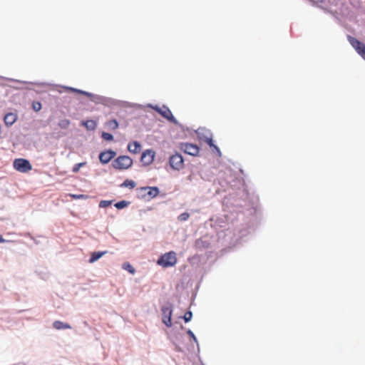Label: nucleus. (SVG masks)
Returning a JSON list of instances; mask_svg holds the SVG:
<instances>
[{"instance_id":"ddd939ff","label":"nucleus","mask_w":365,"mask_h":365,"mask_svg":"<svg viewBox=\"0 0 365 365\" xmlns=\"http://www.w3.org/2000/svg\"><path fill=\"white\" fill-rule=\"evenodd\" d=\"M115 157V153L113 151H108L101 153L99 155V160H111Z\"/></svg>"},{"instance_id":"f03ea898","label":"nucleus","mask_w":365,"mask_h":365,"mask_svg":"<svg viewBox=\"0 0 365 365\" xmlns=\"http://www.w3.org/2000/svg\"><path fill=\"white\" fill-rule=\"evenodd\" d=\"M347 39L357 53L365 60V44L351 36H348Z\"/></svg>"},{"instance_id":"1a4fd4ad","label":"nucleus","mask_w":365,"mask_h":365,"mask_svg":"<svg viewBox=\"0 0 365 365\" xmlns=\"http://www.w3.org/2000/svg\"><path fill=\"white\" fill-rule=\"evenodd\" d=\"M17 120V115L14 113H9L5 115L4 120L7 126L12 125Z\"/></svg>"},{"instance_id":"b1692460","label":"nucleus","mask_w":365,"mask_h":365,"mask_svg":"<svg viewBox=\"0 0 365 365\" xmlns=\"http://www.w3.org/2000/svg\"><path fill=\"white\" fill-rule=\"evenodd\" d=\"M86 164V162H82V163H78V164H76L73 167V169H72V171L73 173H77L80 168L83 166L84 165Z\"/></svg>"},{"instance_id":"6e6552de","label":"nucleus","mask_w":365,"mask_h":365,"mask_svg":"<svg viewBox=\"0 0 365 365\" xmlns=\"http://www.w3.org/2000/svg\"><path fill=\"white\" fill-rule=\"evenodd\" d=\"M205 142L210 147L213 153H216V157H221V153L219 148L213 143L212 136L206 137Z\"/></svg>"},{"instance_id":"cd10ccee","label":"nucleus","mask_w":365,"mask_h":365,"mask_svg":"<svg viewBox=\"0 0 365 365\" xmlns=\"http://www.w3.org/2000/svg\"><path fill=\"white\" fill-rule=\"evenodd\" d=\"M111 201L109 200H102L100 202L99 206L101 207H106L111 205Z\"/></svg>"},{"instance_id":"e433bc0d","label":"nucleus","mask_w":365,"mask_h":365,"mask_svg":"<svg viewBox=\"0 0 365 365\" xmlns=\"http://www.w3.org/2000/svg\"><path fill=\"white\" fill-rule=\"evenodd\" d=\"M103 164H106L107 163H108L109 161H107V160H105V161H101Z\"/></svg>"},{"instance_id":"4468645a","label":"nucleus","mask_w":365,"mask_h":365,"mask_svg":"<svg viewBox=\"0 0 365 365\" xmlns=\"http://www.w3.org/2000/svg\"><path fill=\"white\" fill-rule=\"evenodd\" d=\"M148 156L150 160H154L155 156V153L153 150L148 149L144 151L141 155L140 160H144L145 158Z\"/></svg>"},{"instance_id":"4be33fe9","label":"nucleus","mask_w":365,"mask_h":365,"mask_svg":"<svg viewBox=\"0 0 365 365\" xmlns=\"http://www.w3.org/2000/svg\"><path fill=\"white\" fill-rule=\"evenodd\" d=\"M128 205V202H126L125 200H122V201H120V202L115 203V207L117 209H123V208L125 207Z\"/></svg>"},{"instance_id":"39448f33","label":"nucleus","mask_w":365,"mask_h":365,"mask_svg":"<svg viewBox=\"0 0 365 365\" xmlns=\"http://www.w3.org/2000/svg\"><path fill=\"white\" fill-rule=\"evenodd\" d=\"M182 149L184 150L185 153L192 156L197 155L200 151L198 146L191 143H185L182 145Z\"/></svg>"},{"instance_id":"c756f323","label":"nucleus","mask_w":365,"mask_h":365,"mask_svg":"<svg viewBox=\"0 0 365 365\" xmlns=\"http://www.w3.org/2000/svg\"><path fill=\"white\" fill-rule=\"evenodd\" d=\"M91 122V120H86V121H81V125L86 126L88 130L90 129L91 126L89 125V123Z\"/></svg>"},{"instance_id":"4c0bfd02","label":"nucleus","mask_w":365,"mask_h":365,"mask_svg":"<svg viewBox=\"0 0 365 365\" xmlns=\"http://www.w3.org/2000/svg\"><path fill=\"white\" fill-rule=\"evenodd\" d=\"M173 158H174V156H173H173H170V160H173Z\"/></svg>"},{"instance_id":"6ab92c4d","label":"nucleus","mask_w":365,"mask_h":365,"mask_svg":"<svg viewBox=\"0 0 365 365\" xmlns=\"http://www.w3.org/2000/svg\"><path fill=\"white\" fill-rule=\"evenodd\" d=\"M108 127L111 130H115L118 127V123L116 120H111L107 122Z\"/></svg>"},{"instance_id":"a878e982","label":"nucleus","mask_w":365,"mask_h":365,"mask_svg":"<svg viewBox=\"0 0 365 365\" xmlns=\"http://www.w3.org/2000/svg\"><path fill=\"white\" fill-rule=\"evenodd\" d=\"M189 217L190 215L187 212H184L178 216V220L180 221H185L189 218Z\"/></svg>"},{"instance_id":"72a5a7b5","label":"nucleus","mask_w":365,"mask_h":365,"mask_svg":"<svg viewBox=\"0 0 365 365\" xmlns=\"http://www.w3.org/2000/svg\"><path fill=\"white\" fill-rule=\"evenodd\" d=\"M6 240L2 237L1 235H0V243H4L5 242Z\"/></svg>"},{"instance_id":"f3484780","label":"nucleus","mask_w":365,"mask_h":365,"mask_svg":"<svg viewBox=\"0 0 365 365\" xmlns=\"http://www.w3.org/2000/svg\"><path fill=\"white\" fill-rule=\"evenodd\" d=\"M63 88L65 90L70 91H72V92H76V93L85 94V95H86L88 96H91V93L83 91L81 90H78V89L73 88H71V87H63Z\"/></svg>"},{"instance_id":"423d86ee","label":"nucleus","mask_w":365,"mask_h":365,"mask_svg":"<svg viewBox=\"0 0 365 365\" xmlns=\"http://www.w3.org/2000/svg\"><path fill=\"white\" fill-rule=\"evenodd\" d=\"M163 312V322L168 327H170L172 326V310L168 307H163L162 309Z\"/></svg>"},{"instance_id":"f257e3e1","label":"nucleus","mask_w":365,"mask_h":365,"mask_svg":"<svg viewBox=\"0 0 365 365\" xmlns=\"http://www.w3.org/2000/svg\"><path fill=\"white\" fill-rule=\"evenodd\" d=\"M176 263V254L173 251L165 253L158 259V264L163 267H172Z\"/></svg>"},{"instance_id":"f8f14e48","label":"nucleus","mask_w":365,"mask_h":365,"mask_svg":"<svg viewBox=\"0 0 365 365\" xmlns=\"http://www.w3.org/2000/svg\"><path fill=\"white\" fill-rule=\"evenodd\" d=\"M140 144L137 141H133L129 143L128 149L130 153H138L140 151Z\"/></svg>"},{"instance_id":"473e14b6","label":"nucleus","mask_w":365,"mask_h":365,"mask_svg":"<svg viewBox=\"0 0 365 365\" xmlns=\"http://www.w3.org/2000/svg\"><path fill=\"white\" fill-rule=\"evenodd\" d=\"M115 160H130V158L127 156H120L118 158H117Z\"/></svg>"},{"instance_id":"bb28decb","label":"nucleus","mask_w":365,"mask_h":365,"mask_svg":"<svg viewBox=\"0 0 365 365\" xmlns=\"http://www.w3.org/2000/svg\"><path fill=\"white\" fill-rule=\"evenodd\" d=\"M102 137L106 140H111L113 138V135L110 133L105 132L102 133Z\"/></svg>"},{"instance_id":"c85d7f7f","label":"nucleus","mask_w":365,"mask_h":365,"mask_svg":"<svg viewBox=\"0 0 365 365\" xmlns=\"http://www.w3.org/2000/svg\"><path fill=\"white\" fill-rule=\"evenodd\" d=\"M26 237H29L31 240H32L36 245H38L40 242L37 240L35 237H34L29 232L25 235Z\"/></svg>"},{"instance_id":"0eeeda50","label":"nucleus","mask_w":365,"mask_h":365,"mask_svg":"<svg viewBox=\"0 0 365 365\" xmlns=\"http://www.w3.org/2000/svg\"><path fill=\"white\" fill-rule=\"evenodd\" d=\"M133 161H113V167L115 169L125 170L131 167Z\"/></svg>"},{"instance_id":"f704fd0d","label":"nucleus","mask_w":365,"mask_h":365,"mask_svg":"<svg viewBox=\"0 0 365 365\" xmlns=\"http://www.w3.org/2000/svg\"><path fill=\"white\" fill-rule=\"evenodd\" d=\"M151 162H152V161H150V162H148V163H145L143 164V166L149 165H150V163Z\"/></svg>"},{"instance_id":"dca6fc26","label":"nucleus","mask_w":365,"mask_h":365,"mask_svg":"<svg viewBox=\"0 0 365 365\" xmlns=\"http://www.w3.org/2000/svg\"><path fill=\"white\" fill-rule=\"evenodd\" d=\"M136 186V183L132 180L127 179L125 180L121 185V187H128L130 189H133Z\"/></svg>"},{"instance_id":"9b49d317","label":"nucleus","mask_w":365,"mask_h":365,"mask_svg":"<svg viewBox=\"0 0 365 365\" xmlns=\"http://www.w3.org/2000/svg\"><path fill=\"white\" fill-rule=\"evenodd\" d=\"M184 161H169L168 167H166V169L169 170V169L180 170L184 167L183 164Z\"/></svg>"},{"instance_id":"393cba45","label":"nucleus","mask_w":365,"mask_h":365,"mask_svg":"<svg viewBox=\"0 0 365 365\" xmlns=\"http://www.w3.org/2000/svg\"><path fill=\"white\" fill-rule=\"evenodd\" d=\"M192 316V314L190 311L187 312L183 316V319H184L185 322H190L191 320Z\"/></svg>"},{"instance_id":"412c9836","label":"nucleus","mask_w":365,"mask_h":365,"mask_svg":"<svg viewBox=\"0 0 365 365\" xmlns=\"http://www.w3.org/2000/svg\"><path fill=\"white\" fill-rule=\"evenodd\" d=\"M107 252H93V262L100 259Z\"/></svg>"},{"instance_id":"7ed1b4c3","label":"nucleus","mask_w":365,"mask_h":365,"mask_svg":"<svg viewBox=\"0 0 365 365\" xmlns=\"http://www.w3.org/2000/svg\"><path fill=\"white\" fill-rule=\"evenodd\" d=\"M153 109L157 111L159 114H160L163 118L167 119L168 121L177 125L178 124V120L173 116L171 110L165 106L163 107H159L158 106H152Z\"/></svg>"},{"instance_id":"aec40b11","label":"nucleus","mask_w":365,"mask_h":365,"mask_svg":"<svg viewBox=\"0 0 365 365\" xmlns=\"http://www.w3.org/2000/svg\"><path fill=\"white\" fill-rule=\"evenodd\" d=\"M123 267L124 269L128 271L131 274H134L135 273V269L133 268V267L130 264V263H124L123 265Z\"/></svg>"},{"instance_id":"c9c22d12","label":"nucleus","mask_w":365,"mask_h":365,"mask_svg":"<svg viewBox=\"0 0 365 365\" xmlns=\"http://www.w3.org/2000/svg\"><path fill=\"white\" fill-rule=\"evenodd\" d=\"M88 262L89 263H91V256H90V257L88 258Z\"/></svg>"},{"instance_id":"2f4dec72","label":"nucleus","mask_w":365,"mask_h":365,"mask_svg":"<svg viewBox=\"0 0 365 365\" xmlns=\"http://www.w3.org/2000/svg\"><path fill=\"white\" fill-rule=\"evenodd\" d=\"M71 197L73 199H81V198L88 197L87 196H86L84 195H71Z\"/></svg>"},{"instance_id":"2eb2a0df","label":"nucleus","mask_w":365,"mask_h":365,"mask_svg":"<svg viewBox=\"0 0 365 365\" xmlns=\"http://www.w3.org/2000/svg\"><path fill=\"white\" fill-rule=\"evenodd\" d=\"M143 189L149 190V191L148 192V195L150 196V197H156L159 193V190L157 187H143Z\"/></svg>"},{"instance_id":"7c9ffc66","label":"nucleus","mask_w":365,"mask_h":365,"mask_svg":"<svg viewBox=\"0 0 365 365\" xmlns=\"http://www.w3.org/2000/svg\"><path fill=\"white\" fill-rule=\"evenodd\" d=\"M187 334L195 341L197 342V339L193 332L191 330H187Z\"/></svg>"},{"instance_id":"9d476101","label":"nucleus","mask_w":365,"mask_h":365,"mask_svg":"<svg viewBox=\"0 0 365 365\" xmlns=\"http://www.w3.org/2000/svg\"><path fill=\"white\" fill-rule=\"evenodd\" d=\"M53 327L56 330L71 329V326L68 323L63 322L59 320H56L53 322Z\"/></svg>"},{"instance_id":"58836bf2","label":"nucleus","mask_w":365,"mask_h":365,"mask_svg":"<svg viewBox=\"0 0 365 365\" xmlns=\"http://www.w3.org/2000/svg\"><path fill=\"white\" fill-rule=\"evenodd\" d=\"M15 160H24V158H16Z\"/></svg>"},{"instance_id":"20e7f679","label":"nucleus","mask_w":365,"mask_h":365,"mask_svg":"<svg viewBox=\"0 0 365 365\" xmlns=\"http://www.w3.org/2000/svg\"><path fill=\"white\" fill-rule=\"evenodd\" d=\"M13 166L21 173H27L32 169L30 161H13Z\"/></svg>"},{"instance_id":"a211bd4d","label":"nucleus","mask_w":365,"mask_h":365,"mask_svg":"<svg viewBox=\"0 0 365 365\" xmlns=\"http://www.w3.org/2000/svg\"><path fill=\"white\" fill-rule=\"evenodd\" d=\"M70 125V121L67 119L61 120L58 122V126L62 129H66Z\"/></svg>"},{"instance_id":"5701e85b","label":"nucleus","mask_w":365,"mask_h":365,"mask_svg":"<svg viewBox=\"0 0 365 365\" xmlns=\"http://www.w3.org/2000/svg\"><path fill=\"white\" fill-rule=\"evenodd\" d=\"M32 108L35 111H39L41 109V103L38 101H34L32 103Z\"/></svg>"}]
</instances>
